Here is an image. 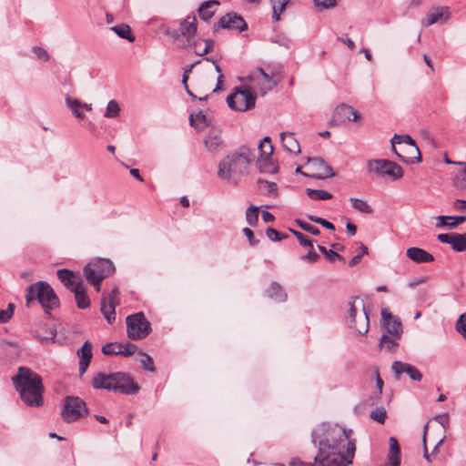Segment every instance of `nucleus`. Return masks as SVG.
Here are the masks:
<instances>
[{
	"mask_svg": "<svg viewBox=\"0 0 466 466\" xmlns=\"http://www.w3.org/2000/svg\"><path fill=\"white\" fill-rule=\"evenodd\" d=\"M89 410L86 402L76 396H66L61 410V418L67 423L78 420L82 417H86Z\"/></svg>",
	"mask_w": 466,
	"mask_h": 466,
	"instance_id": "423d86ee",
	"label": "nucleus"
},
{
	"mask_svg": "<svg viewBox=\"0 0 466 466\" xmlns=\"http://www.w3.org/2000/svg\"><path fill=\"white\" fill-rule=\"evenodd\" d=\"M258 149L260 151L259 156L272 157L273 146L268 137H265L263 140L259 143Z\"/></svg>",
	"mask_w": 466,
	"mask_h": 466,
	"instance_id": "49530a36",
	"label": "nucleus"
},
{
	"mask_svg": "<svg viewBox=\"0 0 466 466\" xmlns=\"http://www.w3.org/2000/svg\"><path fill=\"white\" fill-rule=\"evenodd\" d=\"M375 379H376V386L378 389V393L374 397V400L371 401V405H375L378 403V400L382 393V389H383V385H384V382H383L382 379L380 378V372L378 370H375Z\"/></svg>",
	"mask_w": 466,
	"mask_h": 466,
	"instance_id": "052dcab7",
	"label": "nucleus"
},
{
	"mask_svg": "<svg viewBox=\"0 0 466 466\" xmlns=\"http://www.w3.org/2000/svg\"><path fill=\"white\" fill-rule=\"evenodd\" d=\"M139 354L142 356V359L140 360V363L143 366V368L148 371H155V366L153 359L147 353L140 351Z\"/></svg>",
	"mask_w": 466,
	"mask_h": 466,
	"instance_id": "6e6d98bb",
	"label": "nucleus"
},
{
	"mask_svg": "<svg viewBox=\"0 0 466 466\" xmlns=\"http://www.w3.org/2000/svg\"><path fill=\"white\" fill-rule=\"evenodd\" d=\"M258 184L259 187L264 189L268 196H275L277 194L278 187L276 183L259 179Z\"/></svg>",
	"mask_w": 466,
	"mask_h": 466,
	"instance_id": "09e8293b",
	"label": "nucleus"
},
{
	"mask_svg": "<svg viewBox=\"0 0 466 466\" xmlns=\"http://www.w3.org/2000/svg\"><path fill=\"white\" fill-rule=\"evenodd\" d=\"M257 166L262 173L274 174L278 171V167L274 164L272 157L259 156Z\"/></svg>",
	"mask_w": 466,
	"mask_h": 466,
	"instance_id": "c756f323",
	"label": "nucleus"
},
{
	"mask_svg": "<svg viewBox=\"0 0 466 466\" xmlns=\"http://www.w3.org/2000/svg\"><path fill=\"white\" fill-rule=\"evenodd\" d=\"M457 180V186L461 188H466V163L463 169L461 171V173L456 177Z\"/></svg>",
	"mask_w": 466,
	"mask_h": 466,
	"instance_id": "774afa93",
	"label": "nucleus"
},
{
	"mask_svg": "<svg viewBox=\"0 0 466 466\" xmlns=\"http://www.w3.org/2000/svg\"><path fill=\"white\" fill-rule=\"evenodd\" d=\"M367 168L369 172H372L380 177H390L392 180H397L403 177L401 167L387 159L370 160Z\"/></svg>",
	"mask_w": 466,
	"mask_h": 466,
	"instance_id": "9d476101",
	"label": "nucleus"
},
{
	"mask_svg": "<svg viewBox=\"0 0 466 466\" xmlns=\"http://www.w3.org/2000/svg\"><path fill=\"white\" fill-rule=\"evenodd\" d=\"M248 78L261 96H265L277 86V82L273 80L272 76L266 73L261 67H257L251 72Z\"/></svg>",
	"mask_w": 466,
	"mask_h": 466,
	"instance_id": "f8f14e48",
	"label": "nucleus"
},
{
	"mask_svg": "<svg viewBox=\"0 0 466 466\" xmlns=\"http://www.w3.org/2000/svg\"><path fill=\"white\" fill-rule=\"evenodd\" d=\"M352 430L339 425L321 423L311 434L312 442L318 445L315 463L319 466H348L355 455V440Z\"/></svg>",
	"mask_w": 466,
	"mask_h": 466,
	"instance_id": "f257e3e1",
	"label": "nucleus"
},
{
	"mask_svg": "<svg viewBox=\"0 0 466 466\" xmlns=\"http://www.w3.org/2000/svg\"><path fill=\"white\" fill-rule=\"evenodd\" d=\"M307 218L311 221V222H314V223H317V224H319L321 225L323 228H327V229H329V230H335V226L330 223L329 221L320 218V217H318V216H315V215H308Z\"/></svg>",
	"mask_w": 466,
	"mask_h": 466,
	"instance_id": "4d7b16f0",
	"label": "nucleus"
},
{
	"mask_svg": "<svg viewBox=\"0 0 466 466\" xmlns=\"http://www.w3.org/2000/svg\"><path fill=\"white\" fill-rule=\"evenodd\" d=\"M15 390L22 400L28 406L40 407L43 404L44 387L42 378L26 367H19L17 374L12 378Z\"/></svg>",
	"mask_w": 466,
	"mask_h": 466,
	"instance_id": "f03ea898",
	"label": "nucleus"
},
{
	"mask_svg": "<svg viewBox=\"0 0 466 466\" xmlns=\"http://www.w3.org/2000/svg\"><path fill=\"white\" fill-rule=\"evenodd\" d=\"M456 234L457 233H451V234L441 233L437 236V239L441 243L450 244L451 246V248H453L454 244H455Z\"/></svg>",
	"mask_w": 466,
	"mask_h": 466,
	"instance_id": "e2e57ef3",
	"label": "nucleus"
},
{
	"mask_svg": "<svg viewBox=\"0 0 466 466\" xmlns=\"http://www.w3.org/2000/svg\"><path fill=\"white\" fill-rule=\"evenodd\" d=\"M336 0H314V4L319 9H329L336 5Z\"/></svg>",
	"mask_w": 466,
	"mask_h": 466,
	"instance_id": "69168bd1",
	"label": "nucleus"
},
{
	"mask_svg": "<svg viewBox=\"0 0 466 466\" xmlns=\"http://www.w3.org/2000/svg\"><path fill=\"white\" fill-rule=\"evenodd\" d=\"M407 257L415 263H430L434 261V257L423 248L411 247L406 250Z\"/></svg>",
	"mask_w": 466,
	"mask_h": 466,
	"instance_id": "4be33fe9",
	"label": "nucleus"
},
{
	"mask_svg": "<svg viewBox=\"0 0 466 466\" xmlns=\"http://www.w3.org/2000/svg\"><path fill=\"white\" fill-rule=\"evenodd\" d=\"M456 330L466 339V313L461 314L455 324Z\"/></svg>",
	"mask_w": 466,
	"mask_h": 466,
	"instance_id": "680f3d73",
	"label": "nucleus"
},
{
	"mask_svg": "<svg viewBox=\"0 0 466 466\" xmlns=\"http://www.w3.org/2000/svg\"><path fill=\"white\" fill-rule=\"evenodd\" d=\"M189 124L197 129L202 130L209 125V121L203 111L189 116Z\"/></svg>",
	"mask_w": 466,
	"mask_h": 466,
	"instance_id": "c9c22d12",
	"label": "nucleus"
},
{
	"mask_svg": "<svg viewBox=\"0 0 466 466\" xmlns=\"http://www.w3.org/2000/svg\"><path fill=\"white\" fill-rule=\"evenodd\" d=\"M308 161L316 171L311 177L317 179H324L334 176L332 167L320 157H309Z\"/></svg>",
	"mask_w": 466,
	"mask_h": 466,
	"instance_id": "6ab92c4d",
	"label": "nucleus"
},
{
	"mask_svg": "<svg viewBox=\"0 0 466 466\" xmlns=\"http://www.w3.org/2000/svg\"><path fill=\"white\" fill-rule=\"evenodd\" d=\"M242 231H243V234L248 239V242L251 246H257L259 243V240L255 238L254 233L250 228H244Z\"/></svg>",
	"mask_w": 466,
	"mask_h": 466,
	"instance_id": "338daca9",
	"label": "nucleus"
},
{
	"mask_svg": "<svg viewBox=\"0 0 466 466\" xmlns=\"http://www.w3.org/2000/svg\"><path fill=\"white\" fill-rule=\"evenodd\" d=\"M281 143L286 151L292 155L300 153V147L299 141L294 137L291 132H282L280 134Z\"/></svg>",
	"mask_w": 466,
	"mask_h": 466,
	"instance_id": "393cba45",
	"label": "nucleus"
},
{
	"mask_svg": "<svg viewBox=\"0 0 466 466\" xmlns=\"http://www.w3.org/2000/svg\"><path fill=\"white\" fill-rule=\"evenodd\" d=\"M77 356L81 361L90 362L92 359V344L86 340L84 345L77 350Z\"/></svg>",
	"mask_w": 466,
	"mask_h": 466,
	"instance_id": "a19ab883",
	"label": "nucleus"
},
{
	"mask_svg": "<svg viewBox=\"0 0 466 466\" xmlns=\"http://www.w3.org/2000/svg\"><path fill=\"white\" fill-rule=\"evenodd\" d=\"M348 322L350 329L359 335L366 334L370 329V319L367 309L359 297H355L348 303Z\"/></svg>",
	"mask_w": 466,
	"mask_h": 466,
	"instance_id": "39448f33",
	"label": "nucleus"
},
{
	"mask_svg": "<svg viewBox=\"0 0 466 466\" xmlns=\"http://www.w3.org/2000/svg\"><path fill=\"white\" fill-rule=\"evenodd\" d=\"M255 155L246 147L225 157L218 166V177L233 184H237L248 174V167Z\"/></svg>",
	"mask_w": 466,
	"mask_h": 466,
	"instance_id": "7ed1b4c3",
	"label": "nucleus"
},
{
	"mask_svg": "<svg viewBox=\"0 0 466 466\" xmlns=\"http://www.w3.org/2000/svg\"><path fill=\"white\" fill-rule=\"evenodd\" d=\"M400 338L388 334H382L379 346L385 349L389 352H394L399 348V340Z\"/></svg>",
	"mask_w": 466,
	"mask_h": 466,
	"instance_id": "2f4dec72",
	"label": "nucleus"
},
{
	"mask_svg": "<svg viewBox=\"0 0 466 466\" xmlns=\"http://www.w3.org/2000/svg\"><path fill=\"white\" fill-rule=\"evenodd\" d=\"M70 290L74 293L76 306L79 309H87L90 306V299L82 280H78V283L71 288Z\"/></svg>",
	"mask_w": 466,
	"mask_h": 466,
	"instance_id": "b1692460",
	"label": "nucleus"
},
{
	"mask_svg": "<svg viewBox=\"0 0 466 466\" xmlns=\"http://www.w3.org/2000/svg\"><path fill=\"white\" fill-rule=\"evenodd\" d=\"M296 222L299 225V227L306 232H309L314 236H319L320 234L319 229L315 226H312L300 219H298Z\"/></svg>",
	"mask_w": 466,
	"mask_h": 466,
	"instance_id": "bf43d9fd",
	"label": "nucleus"
},
{
	"mask_svg": "<svg viewBox=\"0 0 466 466\" xmlns=\"http://www.w3.org/2000/svg\"><path fill=\"white\" fill-rule=\"evenodd\" d=\"M256 96L248 88L236 89V92L227 97L228 106L236 111L244 112L255 106Z\"/></svg>",
	"mask_w": 466,
	"mask_h": 466,
	"instance_id": "9b49d317",
	"label": "nucleus"
},
{
	"mask_svg": "<svg viewBox=\"0 0 466 466\" xmlns=\"http://www.w3.org/2000/svg\"><path fill=\"white\" fill-rule=\"evenodd\" d=\"M219 3L216 0H209L202 3L198 7V15L200 18L204 21H208L215 14V7L218 5Z\"/></svg>",
	"mask_w": 466,
	"mask_h": 466,
	"instance_id": "c85d7f7f",
	"label": "nucleus"
},
{
	"mask_svg": "<svg viewBox=\"0 0 466 466\" xmlns=\"http://www.w3.org/2000/svg\"><path fill=\"white\" fill-rule=\"evenodd\" d=\"M114 386L116 389L114 392H120L122 394L132 395L136 394L139 390V386L136 383L133 379L125 372H114Z\"/></svg>",
	"mask_w": 466,
	"mask_h": 466,
	"instance_id": "ddd939ff",
	"label": "nucleus"
},
{
	"mask_svg": "<svg viewBox=\"0 0 466 466\" xmlns=\"http://www.w3.org/2000/svg\"><path fill=\"white\" fill-rule=\"evenodd\" d=\"M43 329H45L44 334H40L38 331L35 333V338L42 343V344H48L49 342H53L56 336V331L53 328H49L47 326H44Z\"/></svg>",
	"mask_w": 466,
	"mask_h": 466,
	"instance_id": "58836bf2",
	"label": "nucleus"
},
{
	"mask_svg": "<svg viewBox=\"0 0 466 466\" xmlns=\"http://www.w3.org/2000/svg\"><path fill=\"white\" fill-rule=\"evenodd\" d=\"M246 220L250 227H255L258 221V208L249 206L246 210Z\"/></svg>",
	"mask_w": 466,
	"mask_h": 466,
	"instance_id": "79ce46f5",
	"label": "nucleus"
},
{
	"mask_svg": "<svg viewBox=\"0 0 466 466\" xmlns=\"http://www.w3.org/2000/svg\"><path fill=\"white\" fill-rule=\"evenodd\" d=\"M391 369L396 379H399L402 373L407 374L410 379L414 381H420L422 379L421 372L415 366L410 363L396 360L392 362Z\"/></svg>",
	"mask_w": 466,
	"mask_h": 466,
	"instance_id": "a211bd4d",
	"label": "nucleus"
},
{
	"mask_svg": "<svg viewBox=\"0 0 466 466\" xmlns=\"http://www.w3.org/2000/svg\"><path fill=\"white\" fill-rule=\"evenodd\" d=\"M120 349H123V343L110 342L102 347V352L105 355H119Z\"/></svg>",
	"mask_w": 466,
	"mask_h": 466,
	"instance_id": "a18cd8bd",
	"label": "nucleus"
},
{
	"mask_svg": "<svg viewBox=\"0 0 466 466\" xmlns=\"http://www.w3.org/2000/svg\"><path fill=\"white\" fill-rule=\"evenodd\" d=\"M386 417L387 412L383 407H378L370 412V418L379 423H384Z\"/></svg>",
	"mask_w": 466,
	"mask_h": 466,
	"instance_id": "603ef678",
	"label": "nucleus"
},
{
	"mask_svg": "<svg viewBox=\"0 0 466 466\" xmlns=\"http://www.w3.org/2000/svg\"><path fill=\"white\" fill-rule=\"evenodd\" d=\"M396 144H405V145H407L410 147V154L415 153L417 155V157H415V158L418 161H420V150H419L415 141L411 138L410 136H409V135H394L393 137L391 138L392 151L402 161H404L405 163H409L410 162L409 159H405L404 157H402L400 154H399L397 152V149L395 147Z\"/></svg>",
	"mask_w": 466,
	"mask_h": 466,
	"instance_id": "f3484780",
	"label": "nucleus"
},
{
	"mask_svg": "<svg viewBox=\"0 0 466 466\" xmlns=\"http://www.w3.org/2000/svg\"><path fill=\"white\" fill-rule=\"evenodd\" d=\"M218 27L243 32L248 28V25L241 15L232 12L220 17Z\"/></svg>",
	"mask_w": 466,
	"mask_h": 466,
	"instance_id": "dca6fc26",
	"label": "nucleus"
},
{
	"mask_svg": "<svg viewBox=\"0 0 466 466\" xmlns=\"http://www.w3.org/2000/svg\"><path fill=\"white\" fill-rule=\"evenodd\" d=\"M84 275L86 279H96V283L112 275L115 267L112 261L106 258H96L84 267Z\"/></svg>",
	"mask_w": 466,
	"mask_h": 466,
	"instance_id": "6e6552de",
	"label": "nucleus"
},
{
	"mask_svg": "<svg viewBox=\"0 0 466 466\" xmlns=\"http://www.w3.org/2000/svg\"><path fill=\"white\" fill-rule=\"evenodd\" d=\"M198 30L197 18L195 16H187L180 23L178 30H174L170 35L174 38L177 47L186 48L190 46L195 40Z\"/></svg>",
	"mask_w": 466,
	"mask_h": 466,
	"instance_id": "0eeeda50",
	"label": "nucleus"
},
{
	"mask_svg": "<svg viewBox=\"0 0 466 466\" xmlns=\"http://www.w3.org/2000/svg\"><path fill=\"white\" fill-rule=\"evenodd\" d=\"M37 299L44 311L50 314V311L59 307V299L53 288L46 281H37L26 289V306Z\"/></svg>",
	"mask_w": 466,
	"mask_h": 466,
	"instance_id": "20e7f679",
	"label": "nucleus"
},
{
	"mask_svg": "<svg viewBox=\"0 0 466 466\" xmlns=\"http://www.w3.org/2000/svg\"><path fill=\"white\" fill-rule=\"evenodd\" d=\"M318 249L322 253L324 254L328 259L331 262H333L335 259H339V260H344L343 257L340 256L339 253H337L336 251L332 250V249H327L324 246L322 245H318Z\"/></svg>",
	"mask_w": 466,
	"mask_h": 466,
	"instance_id": "3c124183",
	"label": "nucleus"
},
{
	"mask_svg": "<svg viewBox=\"0 0 466 466\" xmlns=\"http://www.w3.org/2000/svg\"><path fill=\"white\" fill-rule=\"evenodd\" d=\"M334 116L339 118H346L351 121H356L360 117V116L357 111L353 109L352 106H347L345 104H341L336 107Z\"/></svg>",
	"mask_w": 466,
	"mask_h": 466,
	"instance_id": "cd10ccee",
	"label": "nucleus"
},
{
	"mask_svg": "<svg viewBox=\"0 0 466 466\" xmlns=\"http://www.w3.org/2000/svg\"><path fill=\"white\" fill-rule=\"evenodd\" d=\"M113 373L106 374L98 372L94 375L91 380V385L96 390H106L108 391H114L116 387L114 386Z\"/></svg>",
	"mask_w": 466,
	"mask_h": 466,
	"instance_id": "412c9836",
	"label": "nucleus"
},
{
	"mask_svg": "<svg viewBox=\"0 0 466 466\" xmlns=\"http://www.w3.org/2000/svg\"><path fill=\"white\" fill-rule=\"evenodd\" d=\"M443 8L437 7L432 9L427 15L426 25H431L441 21L443 15Z\"/></svg>",
	"mask_w": 466,
	"mask_h": 466,
	"instance_id": "de8ad7c7",
	"label": "nucleus"
},
{
	"mask_svg": "<svg viewBox=\"0 0 466 466\" xmlns=\"http://www.w3.org/2000/svg\"><path fill=\"white\" fill-rule=\"evenodd\" d=\"M266 294L268 298L277 302H284L288 297L280 284L276 281L271 282L269 287L266 289Z\"/></svg>",
	"mask_w": 466,
	"mask_h": 466,
	"instance_id": "bb28decb",
	"label": "nucleus"
},
{
	"mask_svg": "<svg viewBox=\"0 0 466 466\" xmlns=\"http://www.w3.org/2000/svg\"><path fill=\"white\" fill-rule=\"evenodd\" d=\"M66 105L75 117L78 119H83L85 117V114L82 111V103L78 99L72 98L67 96L66 97Z\"/></svg>",
	"mask_w": 466,
	"mask_h": 466,
	"instance_id": "72a5a7b5",
	"label": "nucleus"
},
{
	"mask_svg": "<svg viewBox=\"0 0 466 466\" xmlns=\"http://www.w3.org/2000/svg\"><path fill=\"white\" fill-rule=\"evenodd\" d=\"M205 43V46L203 48H200L198 46L199 40H195L193 44L190 46L194 47V53L198 56H203L207 55L208 53L211 52L215 48L216 42L213 39H203L202 40Z\"/></svg>",
	"mask_w": 466,
	"mask_h": 466,
	"instance_id": "4c0bfd02",
	"label": "nucleus"
},
{
	"mask_svg": "<svg viewBox=\"0 0 466 466\" xmlns=\"http://www.w3.org/2000/svg\"><path fill=\"white\" fill-rule=\"evenodd\" d=\"M206 149L211 154H218L225 147V143L217 131H210L204 138Z\"/></svg>",
	"mask_w": 466,
	"mask_h": 466,
	"instance_id": "aec40b11",
	"label": "nucleus"
},
{
	"mask_svg": "<svg viewBox=\"0 0 466 466\" xmlns=\"http://www.w3.org/2000/svg\"><path fill=\"white\" fill-rule=\"evenodd\" d=\"M290 232L297 238L299 244L305 248H313V243L312 240L309 239L307 236L302 234L301 232L294 229H289Z\"/></svg>",
	"mask_w": 466,
	"mask_h": 466,
	"instance_id": "8fccbe9b",
	"label": "nucleus"
},
{
	"mask_svg": "<svg viewBox=\"0 0 466 466\" xmlns=\"http://www.w3.org/2000/svg\"><path fill=\"white\" fill-rule=\"evenodd\" d=\"M306 194L309 198L314 200H328L332 198L329 192L322 189L306 188Z\"/></svg>",
	"mask_w": 466,
	"mask_h": 466,
	"instance_id": "ea45409f",
	"label": "nucleus"
},
{
	"mask_svg": "<svg viewBox=\"0 0 466 466\" xmlns=\"http://www.w3.org/2000/svg\"><path fill=\"white\" fill-rule=\"evenodd\" d=\"M56 275L57 278L61 280V282H63L64 285L68 289H71V288L76 285V283H78L79 280L76 279V276L73 271L66 268L58 269Z\"/></svg>",
	"mask_w": 466,
	"mask_h": 466,
	"instance_id": "7c9ffc66",
	"label": "nucleus"
},
{
	"mask_svg": "<svg viewBox=\"0 0 466 466\" xmlns=\"http://www.w3.org/2000/svg\"><path fill=\"white\" fill-rule=\"evenodd\" d=\"M292 0H269L270 5L272 7V19L275 22L280 20L281 14L286 10L287 5Z\"/></svg>",
	"mask_w": 466,
	"mask_h": 466,
	"instance_id": "473e14b6",
	"label": "nucleus"
},
{
	"mask_svg": "<svg viewBox=\"0 0 466 466\" xmlns=\"http://www.w3.org/2000/svg\"><path fill=\"white\" fill-rule=\"evenodd\" d=\"M120 107L118 103L112 99L107 103L104 116L106 118H115L119 115Z\"/></svg>",
	"mask_w": 466,
	"mask_h": 466,
	"instance_id": "c03bdc74",
	"label": "nucleus"
},
{
	"mask_svg": "<svg viewBox=\"0 0 466 466\" xmlns=\"http://www.w3.org/2000/svg\"><path fill=\"white\" fill-rule=\"evenodd\" d=\"M15 305L9 303L7 309H0V323L8 322L14 315Z\"/></svg>",
	"mask_w": 466,
	"mask_h": 466,
	"instance_id": "5fc2aeb1",
	"label": "nucleus"
},
{
	"mask_svg": "<svg viewBox=\"0 0 466 466\" xmlns=\"http://www.w3.org/2000/svg\"><path fill=\"white\" fill-rule=\"evenodd\" d=\"M266 236L271 240V241H280L282 239L287 238L289 236L285 233H281L275 228H268L266 229Z\"/></svg>",
	"mask_w": 466,
	"mask_h": 466,
	"instance_id": "864d4df0",
	"label": "nucleus"
},
{
	"mask_svg": "<svg viewBox=\"0 0 466 466\" xmlns=\"http://www.w3.org/2000/svg\"><path fill=\"white\" fill-rule=\"evenodd\" d=\"M203 60H206V61H208V62H211L213 65H214V67H215V70L216 72L218 74V79H217V85H216V87L213 89V92L216 93L219 90L222 89V85H223V78H224V76L222 75L221 73V68L220 66H218V62L216 59H214L213 57H205Z\"/></svg>",
	"mask_w": 466,
	"mask_h": 466,
	"instance_id": "37998d69",
	"label": "nucleus"
},
{
	"mask_svg": "<svg viewBox=\"0 0 466 466\" xmlns=\"http://www.w3.org/2000/svg\"><path fill=\"white\" fill-rule=\"evenodd\" d=\"M137 346L132 343H123V349H120L121 352H119V355H123L125 357L132 356L137 351Z\"/></svg>",
	"mask_w": 466,
	"mask_h": 466,
	"instance_id": "0e129e2a",
	"label": "nucleus"
},
{
	"mask_svg": "<svg viewBox=\"0 0 466 466\" xmlns=\"http://www.w3.org/2000/svg\"><path fill=\"white\" fill-rule=\"evenodd\" d=\"M382 325L388 335L401 338L403 333L402 324L398 317L393 316L389 309L381 310Z\"/></svg>",
	"mask_w": 466,
	"mask_h": 466,
	"instance_id": "2eb2a0df",
	"label": "nucleus"
},
{
	"mask_svg": "<svg viewBox=\"0 0 466 466\" xmlns=\"http://www.w3.org/2000/svg\"><path fill=\"white\" fill-rule=\"evenodd\" d=\"M390 449L388 452V462L382 466H400V448L398 440L395 437L389 439Z\"/></svg>",
	"mask_w": 466,
	"mask_h": 466,
	"instance_id": "5701e85b",
	"label": "nucleus"
},
{
	"mask_svg": "<svg viewBox=\"0 0 466 466\" xmlns=\"http://www.w3.org/2000/svg\"><path fill=\"white\" fill-rule=\"evenodd\" d=\"M465 220V216H439L437 218L436 227H448L450 228H455Z\"/></svg>",
	"mask_w": 466,
	"mask_h": 466,
	"instance_id": "a878e982",
	"label": "nucleus"
},
{
	"mask_svg": "<svg viewBox=\"0 0 466 466\" xmlns=\"http://www.w3.org/2000/svg\"><path fill=\"white\" fill-rule=\"evenodd\" d=\"M453 249L457 252H461L466 250V233L464 234H456L455 244Z\"/></svg>",
	"mask_w": 466,
	"mask_h": 466,
	"instance_id": "13d9d810",
	"label": "nucleus"
},
{
	"mask_svg": "<svg viewBox=\"0 0 466 466\" xmlns=\"http://www.w3.org/2000/svg\"><path fill=\"white\" fill-rule=\"evenodd\" d=\"M110 30L115 32L120 38L127 39L130 43L136 40V36L132 34L130 26L127 24L114 25L110 27Z\"/></svg>",
	"mask_w": 466,
	"mask_h": 466,
	"instance_id": "f704fd0d",
	"label": "nucleus"
},
{
	"mask_svg": "<svg viewBox=\"0 0 466 466\" xmlns=\"http://www.w3.org/2000/svg\"><path fill=\"white\" fill-rule=\"evenodd\" d=\"M119 291L117 288H115L112 289V291L109 294L108 301L106 297H102L101 299V308L100 310L106 319V321L111 324L116 319V311L115 308L117 304V299H118Z\"/></svg>",
	"mask_w": 466,
	"mask_h": 466,
	"instance_id": "4468645a",
	"label": "nucleus"
},
{
	"mask_svg": "<svg viewBox=\"0 0 466 466\" xmlns=\"http://www.w3.org/2000/svg\"><path fill=\"white\" fill-rule=\"evenodd\" d=\"M351 207L358 212L364 215H370L373 213L371 206L364 199L350 198Z\"/></svg>",
	"mask_w": 466,
	"mask_h": 466,
	"instance_id": "e433bc0d",
	"label": "nucleus"
},
{
	"mask_svg": "<svg viewBox=\"0 0 466 466\" xmlns=\"http://www.w3.org/2000/svg\"><path fill=\"white\" fill-rule=\"evenodd\" d=\"M127 332L131 339H142L151 332V325L143 312L127 317Z\"/></svg>",
	"mask_w": 466,
	"mask_h": 466,
	"instance_id": "1a4fd4ad",
	"label": "nucleus"
}]
</instances>
